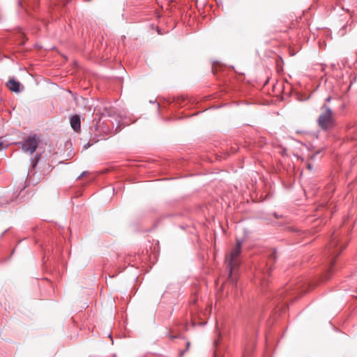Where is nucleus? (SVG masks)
<instances>
[{
	"instance_id": "obj_3",
	"label": "nucleus",
	"mask_w": 357,
	"mask_h": 357,
	"mask_svg": "<svg viewBox=\"0 0 357 357\" xmlns=\"http://www.w3.org/2000/svg\"><path fill=\"white\" fill-rule=\"evenodd\" d=\"M340 235L337 233H334L332 235L331 240L326 248V255L330 258V266H332L334 263V259L337 257L342 250L343 245H339L340 244ZM331 267H330L331 268Z\"/></svg>"
},
{
	"instance_id": "obj_5",
	"label": "nucleus",
	"mask_w": 357,
	"mask_h": 357,
	"mask_svg": "<svg viewBox=\"0 0 357 357\" xmlns=\"http://www.w3.org/2000/svg\"><path fill=\"white\" fill-rule=\"evenodd\" d=\"M272 271V265L267 264L265 268H260L257 272V277L259 278L261 283H264L266 278Z\"/></svg>"
},
{
	"instance_id": "obj_2",
	"label": "nucleus",
	"mask_w": 357,
	"mask_h": 357,
	"mask_svg": "<svg viewBox=\"0 0 357 357\" xmlns=\"http://www.w3.org/2000/svg\"><path fill=\"white\" fill-rule=\"evenodd\" d=\"M317 124L323 130H328L335 126L331 109L326 105L321 107V114L317 119Z\"/></svg>"
},
{
	"instance_id": "obj_18",
	"label": "nucleus",
	"mask_w": 357,
	"mask_h": 357,
	"mask_svg": "<svg viewBox=\"0 0 357 357\" xmlns=\"http://www.w3.org/2000/svg\"><path fill=\"white\" fill-rule=\"evenodd\" d=\"M189 345H190V343H189V342H188V343H187V347H189Z\"/></svg>"
},
{
	"instance_id": "obj_9",
	"label": "nucleus",
	"mask_w": 357,
	"mask_h": 357,
	"mask_svg": "<svg viewBox=\"0 0 357 357\" xmlns=\"http://www.w3.org/2000/svg\"><path fill=\"white\" fill-rule=\"evenodd\" d=\"M4 148H6V146L3 145V142H0V151Z\"/></svg>"
},
{
	"instance_id": "obj_13",
	"label": "nucleus",
	"mask_w": 357,
	"mask_h": 357,
	"mask_svg": "<svg viewBox=\"0 0 357 357\" xmlns=\"http://www.w3.org/2000/svg\"><path fill=\"white\" fill-rule=\"evenodd\" d=\"M331 98L329 96V97H328V98L326 99V102H330V101H331Z\"/></svg>"
},
{
	"instance_id": "obj_1",
	"label": "nucleus",
	"mask_w": 357,
	"mask_h": 357,
	"mask_svg": "<svg viewBox=\"0 0 357 357\" xmlns=\"http://www.w3.org/2000/svg\"><path fill=\"white\" fill-rule=\"evenodd\" d=\"M241 247L242 241L238 240L236 247L232 249L229 255L225 259V261L227 264V266L229 270V279L233 282H234L232 278L233 273L234 272L235 268L238 267L241 264L240 255L241 253Z\"/></svg>"
},
{
	"instance_id": "obj_16",
	"label": "nucleus",
	"mask_w": 357,
	"mask_h": 357,
	"mask_svg": "<svg viewBox=\"0 0 357 357\" xmlns=\"http://www.w3.org/2000/svg\"><path fill=\"white\" fill-rule=\"evenodd\" d=\"M86 174V172H84L81 174V176H84V174Z\"/></svg>"
},
{
	"instance_id": "obj_19",
	"label": "nucleus",
	"mask_w": 357,
	"mask_h": 357,
	"mask_svg": "<svg viewBox=\"0 0 357 357\" xmlns=\"http://www.w3.org/2000/svg\"><path fill=\"white\" fill-rule=\"evenodd\" d=\"M109 337L111 338V340H112V337L111 335H109Z\"/></svg>"
},
{
	"instance_id": "obj_4",
	"label": "nucleus",
	"mask_w": 357,
	"mask_h": 357,
	"mask_svg": "<svg viewBox=\"0 0 357 357\" xmlns=\"http://www.w3.org/2000/svg\"><path fill=\"white\" fill-rule=\"evenodd\" d=\"M39 142V137L36 135H33L27 137L24 142H18L17 144L20 145V148L24 152L31 155L36 151Z\"/></svg>"
},
{
	"instance_id": "obj_12",
	"label": "nucleus",
	"mask_w": 357,
	"mask_h": 357,
	"mask_svg": "<svg viewBox=\"0 0 357 357\" xmlns=\"http://www.w3.org/2000/svg\"><path fill=\"white\" fill-rule=\"evenodd\" d=\"M89 146H90L89 143H87L86 145L84 146V148L86 149L87 147H89Z\"/></svg>"
},
{
	"instance_id": "obj_6",
	"label": "nucleus",
	"mask_w": 357,
	"mask_h": 357,
	"mask_svg": "<svg viewBox=\"0 0 357 357\" xmlns=\"http://www.w3.org/2000/svg\"><path fill=\"white\" fill-rule=\"evenodd\" d=\"M70 126L74 131L79 132L81 129V121L79 115H73L70 120Z\"/></svg>"
},
{
	"instance_id": "obj_11",
	"label": "nucleus",
	"mask_w": 357,
	"mask_h": 357,
	"mask_svg": "<svg viewBox=\"0 0 357 357\" xmlns=\"http://www.w3.org/2000/svg\"><path fill=\"white\" fill-rule=\"evenodd\" d=\"M38 158H39V156H38V158L35 159L34 162H33V166H35L36 165Z\"/></svg>"
},
{
	"instance_id": "obj_8",
	"label": "nucleus",
	"mask_w": 357,
	"mask_h": 357,
	"mask_svg": "<svg viewBox=\"0 0 357 357\" xmlns=\"http://www.w3.org/2000/svg\"><path fill=\"white\" fill-rule=\"evenodd\" d=\"M276 259H277L276 250H273L269 255V258H268L269 262L268 263L275 262L276 261Z\"/></svg>"
},
{
	"instance_id": "obj_17",
	"label": "nucleus",
	"mask_w": 357,
	"mask_h": 357,
	"mask_svg": "<svg viewBox=\"0 0 357 357\" xmlns=\"http://www.w3.org/2000/svg\"><path fill=\"white\" fill-rule=\"evenodd\" d=\"M353 84V80L351 81L350 86Z\"/></svg>"
},
{
	"instance_id": "obj_15",
	"label": "nucleus",
	"mask_w": 357,
	"mask_h": 357,
	"mask_svg": "<svg viewBox=\"0 0 357 357\" xmlns=\"http://www.w3.org/2000/svg\"><path fill=\"white\" fill-rule=\"evenodd\" d=\"M214 344H215V345H218V340H215V341H214Z\"/></svg>"
},
{
	"instance_id": "obj_7",
	"label": "nucleus",
	"mask_w": 357,
	"mask_h": 357,
	"mask_svg": "<svg viewBox=\"0 0 357 357\" xmlns=\"http://www.w3.org/2000/svg\"><path fill=\"white\" fill-rule=\"evenodd\" d=\"M6 86L10 91L13 92L19 93L21 91L20 83L14 79H10L7 82Z\"/></svg>"
},
{
	"instance_id": "obj_14",
	"label": "nucleus",
	"mask_w": 357,
	"mask_h": 357,
	"mask_svg": "<svg viewBox=\"0 0 357 357\" xmlns=\"http://www.w3.org/2000/svg\"><path fill=\"white\" fill-rule=\"evenodd\" d=\"M274 216L276 218H279V216L278 215V214L276 213H274Z\"/></svg>"
},
{
	"instance_id": "obj_10",
	"label": "nucleus",
	"mask_w": 357,
	"mask_h": 357,
	"mask_svg": "<svg viewBox=\"0 0 357 357\" xmlns=\"http://www.w3.org/2000/svg\"><path fill=\"white\" fill-rule=\"evenodd\" d=\"M312 168H313L312 165H311L310 163H308L307 164V169L311 170V169H312Z\"/></svg>"
}]
</instances>
